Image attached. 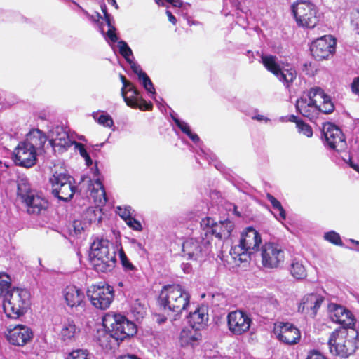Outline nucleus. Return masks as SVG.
I'll return each mask as SVG.
<instances>
[{"label":"nucleus","mask_w":359,"mask_h":359,"mask_svg":"<svg viewBox=\"0 0 359 359\" xmlns=\"http://www.w3.org/2000/svg\"><path fill=\"white\" fill-rule=\"evenodd\" d=\"M318 96L320 97L325 96L324 90L320 87L315 86L308 90L307 98L301 97L296 101L295 107L297 112L311 121L316 120L320 113L330 114L335 109L333 102H330L327 97H324L323 106L318 104L316 99Z\"/></svg>","instance_id":"nucleus-1"},{"label":"nucleus","mask_w":359,"mask_h":359,"mask_svg":"<svg viewBox=\"0 0 359 359\" xmlns=\"http://www.w3.org/2000/svg\"><path fill=\"white\" fill-rule=\"evenodd\" d=\"M328 346L333 355L347 358L359 347V334L355 330H335L329 337Z\"/></svg>","instance_id":"nucleus-2"},{"label":"nucleus","mask_w":359,"mask_h":359,"mask_svg":"<svg viewBox=\"0 0 359 359\" xmlns=\"http://www.w3.org/2000/svg\"><path fill=\"white\" fill-rule=\"evenodd\" d=\"M91 263L97 272L111 271L116 266V251L113 243L107 239L95 240L90 246Z\"/></svg>","instance_id":"nucleus-3"},{"label":"nucleus","mask_w":359,"mask_h":359,"mask_svg":"<svg viewBox=\"0 0 359 359\" xmlns=\"http://www.w3.org/2000/svg\"><path fill=\"white\" fill-rule=\"evenodd\" d=\"M190 294L179 284L163 287L158 297V303L164 310L181 313L189 306Z\"/></svg>","instance_id":"nucleus-4"},{"label":"nucleus","mask_w":359,"mask_h":359,"mask_svg":"<svg viewBox=\"0 0 359 359\" xmlns=\"http://www.w3.org/2000/svg\"><path fill=\"white\" fill-rule=\"evenodd\" d=\"M30 295L27 290L20 288L11 290L4 303V310L9 318L18 319L29 309Z\"/></svg>","instance_id":"nucleus-5"},{"label":"nucleus","mask_w":359,"mask_h":359,"mask_svg":"<svg viewBox=\"0 0 359 359\" xmlns=\"http://www.w3.org/2000/svg\"><path fill=\"white\" fill-rule=\"evenodd\" d=\"M103 325L119 341L133 337L137 332L134 323L119 313H107L103 318Z\"/></svg>","instance_id":"nucleus-6"},{"label":"nucleus","mask_w":359,"mask_h":359,"mask_svg":"<svg viewBox=\"0 0 359 359\" xmlns=\"http://www.w3.org/2000/svg\"><path fill=\"white\" fill-rule=\"evenodd\" d=\"M262 238L253 227H247L241 235L239 244L231 248L230 254L234 259L242 261V255H252L259 251Z\"/></svg>","instance_id":"nucleus-7"},{"label":"nucleus","mask_w":359,"mask_h":359,"mask_svg":"<svg viewBox=\"0 0 359 359\" xmlns=\"http://www.w3.org/2000/svg\"><path fill=\"white\" fill-rule=\"evenodd\" d=\"M292 12L297 25L307 29H312L319 21V15L315 4L307 1H298L292 5Z\"/></svg>","instance_id":"nucleus-8"},{"label":"nucleus","mask_w":359,"mask_h":359,"mask_svg":"<svg viewBox=\"0 0 359 359\" xmlns=\"http://www.w3.org/2000/svg\"><path fill=\"white\" fill-rule=\"evenodd\" d=\"M49 182L52 194L59 200L68 201L74 196L76 187L74 178L69 175L55 171Z\"/></svg>","instance_id":"nucleus-9"},{"label":"nucleus","mask_w":359,"mask_h":359,"mask_svg":"<svg viewBox=\"0 0 359 359\" xmlns=\"http://www.w3.org/2000/svg\"><path fill=\"white\" fill-rule=\"evenodd\" d=\"M120 79L123 84L121 88V96L127 106L133 109H139L141 111H151L153 104L151 102H147L140 95L139 90L134 84L128 81L125 76L120 74Z\"/></svg>","instance_id":"nucleus-10"},{"label":"nucleus","mask_w":359,"mask_h":359,"mask_svg":"<svg viewBox=\"0 0 359 359\" xmlns=\"http://www.w3.org/2000/svg\"><path fill=\"white\" fill-rule=\"evenodd\" d=\"M87 297L96 309H108L114 299V289L108 284L92 285L87 290Z\"/></svg>","instance_id":"nucleus-11"},{"label":"nucleus","mask_w":359,"mask_h":359,"mask_svg":"<svg viewBox=\"0 0 359 359\" xmlns=\"http://www.w3.org/2000/svg\"><path fill=\"white\" fill-rule=\"evenodd\" d=\"M271 74L286 87H290L297 78V72L287 60L275 55H271Z\"/></svg>","instance_id":"nucleus-12"},{"label":"nucleus","mask_w":359,"mask_h":359,"mask_svg":"<svg viewBox=\"0 0 359 359\" xmlns=\"http://www.w3.org/2000/svg\"><path fill=\"white\" fill-rule=\"evenodd\" d=\"M252 323L250 316L242 310L233 311L227 315L228 329L234 335L239 336L247 333Z\"/></svg>","instance_id":"nucleus-13"},{"label":"nucleus","mask_w":359,"mask_h":359,"mask_svg":"<svg viewBox=\"0 0 359 359\" xmlns=\"http://www.w3.org/2000/svg\"><path fill=\"white\" fill-rule=\"evenodd\" d=\"M336 39L331 35H325L312 42L310 50L313 57L318 61L327 60L336 50Z\"/></svg>","instance_id":"nucleus-14"},{"label":"nucleus","mask_w":359,"mask_h":359,"mask_svg":"<svg viewBox=\"0 0 359 359\" xmlns=\"http://www.w3.org/2000/svg\"><path fill=\"white\" fill-rule=\"evenodd\" d=\"M273 332L276 338L285 344H297L300 341L301 332L292 323L288 322L275 323Z\"/></svg>","instance_id":"nucleus-15"},{"label":"nucleus","mask_w":359,"mask_h":359,"mask_svg":"<svg viewBox=\"0 0 359 359\" xmlns=\"http://www.w3.org/2000/svg\"><path fill=\"white\" fill-rule=\"evenodd\" d=\"M323 134L330 149L338 152L344 151L347 147L346 137L341 130L332 123L323 126Z\"/></svg>","instance_id":"nucleus-16"},{"label":"nucleus","mask_w":359,"mask_h":359,"mask_svg":"<svg viewBox=\"0 0 359 359\" xmlns=\"http://www.w3.org/2000/svg\"><path fill=\"white\" fill-rule=\"evenodd\" d=\"M201 226L208 228L206 233L212 234L219 240L229 238L234 229V223L232 221L225 219L214 222L213 219L209 217L202 219Z\"/></svg>","instance_id":"nucleus-17"},{"label":"nucleus","mask_w":359,"mask_h":359,"mask_svg":"<svg viewBox=\"0 0 359 359\" xmlns=\"http://www.w3.org/2000/svg\"><path fill=\"white\" fill-rule=\"evenodd\" d=\"M6 337L11 344L17 346H24L32 341L34 332L28 326L17 325L13 328L7 329Z\"/></svg>","instance_id":"nucleus-18"},{"label":"nucleus","mask_w":359,"mask_h":359,"mask_svg":"<svg viewBox=\"0 0 359 359\" xmlns=\"http://www.w3.org/2000/svg\"><path fill=\"white\" fill-rule=\"evenodd\" d=\"M13 161L18 166L31 168L36 163V152L30 146L21 142L13 151Z\"/></svg>","instance_id":"nucleus-19"},{"label":"nucleus","mask_w":359,"mask_h":359,"mask_svg":"<svg viewBox=\"0 0 359 359\" xmlns=\"http://www.w3.org/2000/svg\"><path fill=\"white\" fill-rule=\"evenodd\" d=\"M324 298L316 293H310L304 295L298 306V311L315 317L318 309L321 306Z\"/></svg>","instance_id":"nucleus-20"},{"label":"nucleus","mask_w":359,"mask_h":359,"mask_svg":"<svg viewBox=\"0 0 359 359\" xmlns=\"http://www.w3.org/2000/svg\"><path fill=\"white\" fill-rule=\"evenodd\" d=\"M55 152L62 153L73 144L68 133L62 127H56L53 132V137L50 140Z\"/></svg>","instance_id":"nucleus-21"},{"label":"nucleus","mask_w":359,"mask_h":359,"mask_svg":"<svg viewBox=\"0 0 359 359\" xmlns=\"http://www.w3.org/2000/svg\"><path fill=\"white\" fill-rule=\"evenodd\" d=\"M24 203L26 205L27 212L35 215L44 214L50 205L46 198L35 193L31 195Z\"/></svg>","instance_id":"nucleus-22"},{"label":"nucleus","mask_w":359,"mask_h":359,"mask_svg":"<svg viewBox=\"0 0 359 359\" xmlns=\"http://www.w3.org/2000/svg\"><path fill=\"white\" fill-rule=\"evenodd\" d=\"M62 295L67 305L71 308L80 306L84 302L83 292L74 285H67L62 290Z\"/></svg>","instance_id":"nucleus-23"},{"label":"nucleus","mask_w":359,"mask_h":359,"mask_svg":"<svg viewBox=\"0 0 359 359\" xmlns=\"http://www.w3.org/2000/svg\"><path fill=\"white\" fill-rule=\"evenodd\" d=\"M331 318L333 321L341 325L343 328L347 329L354 325L355 319L352 313L340 305H334L333 313L331 316Z\"/></svg>","instance_id":"nucleus-24"},{"label":"nucleus","mask_w":359,"mask_h":359,"mask_svg":"<svg viewBox=\"0 0 359 359\" xmlns=\"http://www.w3.org/2000/svg\"><path fill=\"white\" fill-rule=\"evenodd\" d=\"M208 321V309L203 306L198 307L194 312L189 313V323L192 327L201 330L206 327Z\"/></svg>","instance_id":"nucleus-25"},{"label":"nucleus","mask_w":359,"mask_h":359,"mask_svg":"<svg viewBox=\"0 0 359 359\" xmlns=\"http://www.w3.org/2000/svg\"><path fill=\"white\" fill-rule=\"evenodd\" d=\"M204 249L200 242L194 238H187L182 244V252L187 259L197 260L203 255Z\"/></svg>","instance_id":"nucleus-26"},{"label":"nucleus","mask_w":359,"mask_h":359,"mask_svg":"<svg viewBox=\"0 0 359 359\" xmlns=\"http://www.w3.org/2000/svg\"><path fill=\"white\" fill-rule=\"evenodd\" d=\"M46 141L47 137L42 131L39 129H33L27 135L23 142L30 146V148L34 149L36 152L39 150H43Z\"/></svg>","instance_id":"nucleus-27"},{"label":"nucleus","mask_w":359,"mask_h":359,"mask_svg":"<svg viewBox=\"0 0 359 359\" xmlns=\"http://www.w3.org/2000/svg\"><path fill=\"white\" fill-rule=\"evenodd\" d=\"M201 330L190 326L189 327L182 329L181 331L180 342L182 346H194L201 339Z\"/></svg>","instance_id":"nucleus-28"},{"label":"nucleus","mask_w":359,"mask_h":359,"mask_svg":"<svg viewBox=\"0 0 359 359\" xmlns=\"http://www.w3.org/2000/svg\"><path fill=\"white\" fill-rule=\"evenodd\" d=\"M79 332V329L76 325L74 320L68 318L62 325L60 336L62 341L69 342L74 340Z\"/></svg>","instance_id":"nucleus-29"},{"label":"nucleus","mask_w":359,"mask_h":359,"mask_svg":"<svg viewBox=\"0 0 359 359\" xmlns=\"http://www.w3.org/2000/svg\"><path fill=\"white\" fill-rule=\"evenodd\" d=\"M97 341L105 350H111L118 346L119 340L114 337L111 332L102 330L97 332Z\"/></svg>","instance_id":"nucleus-30"},{"label":"nucleus","mask_w":359,"mask_h":359,"mask_svg":"<svg viewBox=\"0 0 359 359\" xmlns=\"http://www.w3.org/2000/svg\"><path fill=\"white\" fill-rule=\"evenodd\" d=\"M285 252L278 243H271V268H280L285 262Z\"/></svg>","instance_id":"nucleus-31"},{"label":"nucleus","mask_w":359,"mask_h":359,"mask_svg":"<svg viewBox=\"0 0 359 359\" xmlns=\"http://www.w3.org/2000/svg\"><path fill=\"white\" fill-rule=\"evenodd\" d=\"M103 215L102 209L100 206L96 205L87 208L83 214V218L90 224H98L102 219Z\"/></svg>","instance_id":"nucleus-32"},{"label":"nucleus","mask_w":359,"mask_h":359,"mask_svg":"<svg viewBox=\"0 0 359 359\" xmlns=\"http://www.w3.org/2000/svg\"><path fill=\"white\" fill-rule=\"evenodd\" d=\"M34 194L32 190L30 184L26 180L22 179L18 182L17 194L23 203L26 201L28 198Z\"/></svg>","instance_id":"nucleus-33"},{"label":"nucleus","mask_w":359,"mask_h":359,"mask_svg":"<svg viewBox=\"0 0 359 359\" xmlns=\"http://www.w3.org/2000/svg\"><path fill=\"white\" fill-rule=\"evenodd\" d=\"M11 289V277L5 273H0V297L3 296H8Z\"/></svg>","instance_id":"nucleus-34"},{"label":"nucleus","mask_w":359,"mask_h":359,"mask_svg":"<svg viewBox=\"0 0 359 359\" xmlns=\"http://www.w3.org/2000/svg\"><path fill=\"white\" fill-rule=\"evenodd\" d=\"M290 272L292 276L297 279H303L306 276V270L304 266L299 262L292 263Z\"/></svg>","instance_id":"nucleus-35"},{"label":"nucleus","mask_w":359,"mask_h":359,"mask_svg":"<svg viewBox=\"0 0 359 359\" xmlns=\"http://www.w3.org/2000/svg\"><path fill=\"white\" fill-rule=\"evenodd\" d=\"M271 204L274 210L278 211V216L274 215L276 218L279 220H285L286 219V212L282 206L280 202L278 201L275 197L271 195Z\"/></svg>","instance_id":"nucleus-36"},{"label":"nucleus","mask_w":359,"mask_h":359,"mask_svg":"<svg viewBox=\"0 0 359 359\" xmlns=\"http://www.w3.org/2000/svg\"><path fill=\"white\" fill-rule=\"evenodd\" d=\"M323 237L325 241L334 245L343 246L344 245L340 235L334 231H330L325 233Z\"/></svg>","instance_id":"nucleus-37"},{"label":"nucleus","mask_w":359,"mask_h":359,"mask_svg":"<svg viewBox=\"0 0 359 359\" xmlns=\"http://www.w3.org/2000/svg\"><path fill=\"white\" fill-rule=\"evenodd\" d=\"M95 185L97 187V189H93L92 190V194L96 192L100 198H99V202L100 203H106L107 201V194L105 191V189L104 187L103 184L102 183L101 180L97 179L95 181Z\"/></svg>","instance_id":"nucleus-38"},{"label":"nucleus","mask_w":359,"mask_h":359,"mask_svg":"<svg viewBox=\"0 0 359 359\" xmlns=\"http://www.w3.org/2000/svg\"><path fill=\"white\" fill-rule=\"evenodd\" d=\"M139 81L142 83L143 87L147 91L154 95L156 94L155 88L149 76L146 74H142V76L138 78Z\"/></svg>","instance_id":"nucleus-39"},{"label":"nucleus","mask_w":359,"mask_h":359,"mask_svg":"<svg viewBox=\"0 0 359 359\" xmlns=\"http://www.w3.org/2000/svg\"><path fill=\"white\" fill-rule=\"evenodd\" d=\"M118 46L119 48L120 54L126 59L128 62L129 61L130 57L133 55V52L130 48L128 46L127 43L124 41H118Z\"/></svg>","instance_id":"nucleus-40"},{"label":"nucleus","mask_w":359,"mask_h":359,"mask_svg":"<svg viewBox=\"0 0 359 359\" xmlns=\"http://www.w3.org/2000/svg\"><path fill=\"white\" fill-rule=\"evenodd\" d=\"M121 264L125 271H133L136 270V267L129 261L123 249L119 252Z\"/></svg>","instance_id":"nucleus-41"},{"label":"nucleus","mask_w":359,"mask_h":359,"mask_svg":"<svg viewBox=\"0 0 359 359\" xmlns=\"http://www.w3.org/2000/svg\"><path fill=\"white\" fill-rule=\"evenodd\" d=\"M297 130L299 133H302L307 137H311L313 135V130L310 125L304 122L303 120L297 123Z\"/></svg>","instance_id":"nucleus-42"},{"label":"nucleus","mask_w":359,"mask_h":359,"mask_svg":"<svg viewBox=\"0 0 359 359\" xmlns=\"http://www.w3.org/2000/svg\"><path fill=\"white\" fill-rule=\"evenodd\" d=\"M269 243H266L261 248L262 264L264 267H269Z\"/></svg>","instance_id":"nucleus-43"},{"label":"nucleus","mask_w":359,"mask_h":359,"mask_svg":"<svg viewBox=\"0 0 359 359\" xmlns=\"http://www.w3.org/2000/svg\"><path fill=\"white\" fill-rule=\"evenodd\" d=\"M67 359H89L87 350L77 349L72 351Z\"/></svg>","instance_id":"nucleus-44"},{"label":"nucleus","mask_w":359,"mask_h":359,"mask_svg":"<svg viewBox=\"0 0 359 359\" xmlns=\"http://www.w3.org/2000/svg\"><path fill=\"white\" fill-rule=\"evenodd\" d=\"M133 212L134 210L130 206H126L124 208L118 207V213L125 222L133 217Z\"/></svg>","instance_id":"nucleus-45"},{"label":"nucleus","mask_w":359,"mask_h":359,"mask_svg":"<svg viewBox=\"0 0 359 359\" xmlns=\"http://www.w3.org/2000/svg\"><path fill=\"white\" fill-rule=\"evenodd\" d=\"M302 70L306 74L313 76L317 72V68L316 65L312 62H306L303 65Z\"/></svg>","instance_id":"nucleus-46"},{"label":"nucleus","mask_w":359,"mask_h":359,"mask_svg":"<svg viewBox=\"0 0 359 359\" xmlns=\"http://www.w3.org/2000/svg\"><path fill=\"white\" fill-rule=\"evenodd\" d=\"M98 123L105 127L111 128L114 126L112 118L108 114H102L98 118Z\"/></svg>","instance_id":"nucleus-47"},{"label":"nucleus","mask_w":359,"mask_h":359,"mask_svg":"<svg viewBox=\"0 0 359 359\" xmlns=\"http://www.w3.org/2000/svg\"><path fill=\"white\" fill-rule=\"evenodd\" d=\"M126 222L127 225L133 230L141 231L142 229L141 223L133 217H130Z\"/></svg>","instance_id":"nucleus-48"},{"label":"nucleus","mask_w":359,"mask_h":359,"mask_svg":"<svg viewBox=\"0 0 359 359\" xmlns=\"http://www.w3.org/2000/svg\"><path fill=\"white\" fill-rule=\"evenodd\" d=\"M174 121L177 126L180 128L182 133L186 135H189V133H190L191 129L186 122L181 121L177 118H175Z\"/></svg>","instance_id":"nucleus-49"},{"label":"nucleus","mask_w":359,"mask_h":359,"mask_svg":"<svg viewBox=\"0 0 359 359\" xmlns=\"http://www.w3.org/2000/svg\"><path fill=\"white\" fill-rule=\"evenodd\" d=\"M128 62L130 65V68L133 71V72L137 75L138 78L142 76V74H144L145 72L142 69L141 67L134 62L133 60H130Z\"/></svg>","instance_id":"nucleus-50"},{"label":"nucleus","mask_w":359,"mask_h":359,"mask_svg":"<svg viewBox=\"0 0 359 359\" xmlns=\"http://www.w3.org/2000/svg\"><path fill=\"white\" fill-rule=\"evenodd\" d=\"M73 144H74L75 148L78 149L80 155L83 158H84L86 155L88 154V153L87 152V151H86V149L85 148L84 144H83L82 143L77 142L76 141H73Z\"/></svg>","instance_id":"nucleus-51"},{"label":"nucleus","mask_w":359,"mask_h":359,"mask_svg":"<svg viewBox=\"0 0 359 359\" xmlns=\"http://www.w3.org/2000/svg\"><path fill=\"white\" fill-rule=\"evenodd\" d=\"M107 35L112 42L115 43L118 41V38L116 34L115 27H109L107 32Z\"/></svg>","instance_id":"nucleus-52"},{"label":"nucleus","mask_w":359,"mask_h":359,"mask_svg":"<svg viewBox=\"0 0 359 359\" xmlns=\"http://www.w3.org/2000/svg\"><path fill=\"white\" fill-rule=\"evenodd\" d=\"M351 91L353 94L359 96V77H355L351 85Z\"/></svg>","instance_id":"nucleus-53"},{"label":"nucleus","mask_w":359,"mask_h":359,"mask_svg":"<svg viewBox=\"0 0 359 359\" xmlns=\"http://www.w3.org/2000/svg\"><path fill=\"white\" fill-rule=\"evenodd\" d=\"M85 14L90 20L95 23H98L102 18L101 15L98 12H95V15L89 14L87 11H85Z\"/></svg>","instance_id":"nucleus-54"},{"label":"nucleus","mask_w":359,"mask_h":359,"mask_svg":"<svg viewBox=\"0 0 359 359\" xmlns=\"http://www.w3.org/2000/svg\"><path fill=\"white\" fill-rule=\"evenodd\" d=\"M306 359H326L322 354L316 351L310 353Z\"/></svg>","instance_id":"nucleus-55"},{"label":"nucleus","mask_w":359,"mask_h":359,"mask_svg":"<svg viewBox=\"0 0 359 359\" xmlns=\"http://www.w3.org/2000/svg\"><path fill=\"white\" fill-rule=\"evenodd\" d=\"M165 1L172 4L174 7L180 8L182 6V1L181 0H165Z\"/></svg>","instance_id":"nucleus-56"},{"label":"nucleus","mask_w":359,"mask_h":359,"mask_svg":"<svg viewBox=\"0 0 359 359\" xmlns=\"http://www.w3.org/2000/svg\"><path fill=\"white\" fill-rule=\"evenodd\" d=\"M262 63L267 70H269V56L262 55Z\"/></svg>","instance_id":"nucleus-57"},{"label":"nucleus","mask_w":359,"mask_h":359,"mask_svg":"<svg viewBox=\"0 0 359 359\" xmlns=\"http://www.w3.org/2000/svg\"><path fill=\"white\" fill-rule=\"evenodd\" d=\"M166 14L168 15V20L170 22H172L173 25H175L177 22L176 18L172 14V13L170 11H166Z\"/></svg>","instance_id":"nucleus-58"},{"label":"nucleus","mask_w":359,"mask_h":359,"mask_svg":"<svg viewBox=\"0 0 359 359\" xmlns=\"http://www.w3.org/2000/svg\"><path fill=\"white\" fill-rule=\"evenodd\" d=\"M189 135H187L193 142H198L200 140L198 135L196 133H193L191 130L190 131Z\"/></svg>","instance_id":"nucleus-59"},{"label":"nucleus","mask_w":359,"mask_h":359,"mask_svg":"<svg viewBox=\"0 0 359 359\" xmlns=\"http://www.w3.org/2000/svg\"><path fill=\"white\" fill-rule=\"evenodd\" d=\"M288 121H290V122L295 123H296V127H297V123H299V121H302V120L299 118L295 115H290L288 117Z\"/></svg>","instance_id":"nucleus-60"},{"label":"nucleus","mask_w":359,"mask_h":359,"mask_svg":"<svg viewBox=\"0 0 359 359\" xmlns=\"http://www.w3.org/2000/svg\"><path fill=\"white\" fill-rule=\"evenodd\" d=\"M104 19L107 26L109 27V28L114 27L111 25V15L109 13H105V15H104Z\"/></svg>","instance_id":"nucleus-61"},{"label":"nucleus","mask_w":359,"mask_h":359,"mask_svg":"<svg viewBox=\"0 0 359 359\" xmlns=\"http://www.w3.org/2000/svg\"><path fill=\"white\" fill-rule=\"evenodd\" d=\"M119 359H140V358H139L137 356H136L135 355L128 354V355H124L120 356Z\"/></svg>","instance_id":"nucleus-62"},{"label":"nucleus","mask_w":359,"mask_h":359,"mask_svg":"<svg viewBox=\"0 0 359 359\" xmlns=\"http://www.w3.org/2000/svg\"><path fill=\"white\" fill-rule=\"evenodd\" d=\"M83 158L87 166H90L93 164V161L89 154L86 155Z\"/></svg>","instance_id":"nucleus-63"},{"label":"nucleus","mask_w":359,"mask_h":359,"mask_svg":"<svg viewBox=\"0 0 359 359\" xmlns=\"http://www.w3.org/2000/svg\"><path fill=\"white\" fill-rule=\"evenodd\" d=\"M349 165L351 168H352L354 170L358 172L359 173V165L358 164L354 163L352 161L349 162Z\"/></svg>","instance_id":"nucleus-64"}]
</instances>
